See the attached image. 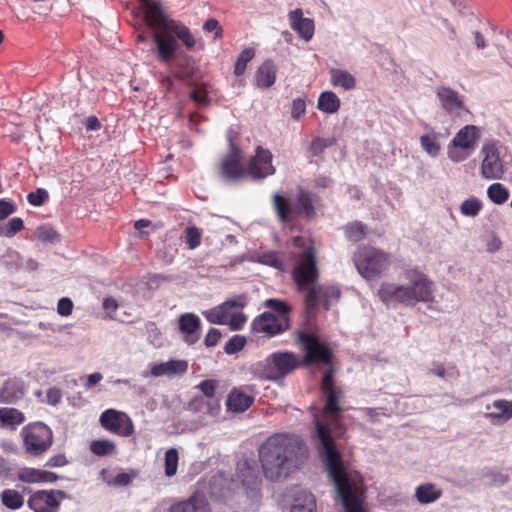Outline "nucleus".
Here are the masks:
<instances>
[{"instance_id": "f257e3e1", "label": "nucleus", "mask_w": 512, "mask_h": 512, "mask_svg": "<svg viewBox=\"0 0 512 512\" xmlns=\"http://www.w3.org/2000/svg\"><path fill=\"white\" fill-rule=\"evenodd\" d=\"M292 243L300 249V252L294 255L295 264L291 271V277L297 291L305 293L306 313L314 314L320 305L325 310H329L331 305L340 299L341 291L336 285L317 283L320 278L318 268L320 244L314 238L303 236L294 237Z\"/></svg>"}, {"instance_id": "f03ea898", "label": "nucleus", "mask_w": 512, "mask_h": 512, "mask_svg": "<svg viewBox=\"0 0 512 512\" xmlns=\"http://www.w3.org/2000/svg\"><path fill=\"white\" fill-rule=\"evenodd\" d=\"M144 20L155 30L152 39L155 43L157 60L171 64L179 49L178 40L188 49L196 46V39L190 29L182 22L168 18L159 2L144 0Z\"/></svg>"}, {"instance_id": "7ed1b4c3", "label": "nucleus", "mask_w": 512, "mask_h": 512, "mask_svg": "<svg viewBox=\"0 0 512 512\" xmlns=\"http://www.w3.org/2000/svg\"><path fill=\"white\" fill-rule=\"evenodd\" d=\"M301 441L289 434H274L259 448V459L264 475L275 481L289 475L296 465L297 452Z\"/></svg>"}, {"instance_id": "20e7f679", "label": "nucleus", "mask_w": 512, "mask_h": 512, "mask_svg": "<svg viewBox=\"0 0 512 512\" xmlns=\"http://www.w3.org/2000/svg\"><path fill=\"white\" fill-rule=\"evenodd\" d=\"M407 285H397L383 282L378 289L379 299L386 305L392 302L415 305L418 302H429L433 299V282L418 268H408L404 271Z\"/></svg>"}, {"instance_id": "39448f33", "label": "nucleus", "mask_w": 512, "mask_h": 512, "mask_svg": "<svg viewBox=\"0 0 512 512\" xmlns=\"http://www.w3.org/2000/svg\"><path fill=\"white\" fill-rule=\"evenodd\" d=\"M319 198L316 194L304 188L297 190L294 203L280 194L274 193L272 196V205L281 223H290L295 218L314 219L317 215L316 204Z\"/></svg>"}, {"instance_id": "423d86ee", "label": "nucleus", "mask_w": 512, "mask_h": 512, "mask_svg": "<svg viewBox=\"0 0 512 512\" xmlns=\"http://www.w3.org/2000/svg\"><path fill=\"white\" fill-rule=\"evenodd\" d=\"M302 366L301 358L290 351H277L252 366V373L260 380L277 382L283 380Z\"/></svg>"}, {"instance_id": "0eeeda50", "label": "nucleus", "mask_w": 512, "mask_h": 512, "mask_svg": "<svg viewBox=\"0 0 512 512\" xmlns=\"http://www.w3.org/2000/svg\"><path fill=\"white\" fill-rule=\"evenodd\" d=\"M353 262L358 273L366 280L380 278L391 265V256L373 246H359L353 254Z\"/></svg>"}, {"instance_id": "6e6552de", "label": "nucleus", "mask_w": 512, "mask_h": 512, "mask_svg": "<svg viewBox=\"0 0 512 512\" xmlns=\"http://www.w3.org/2000/svg\"><path fill=\"white\" fill-rule=\"evenodd\" d=\"M345 512H367L362 506V480L348 471H327Z\"/></svg>"}, {"instance_id": "1a4fd4ad", "label": "nucleus", "mask_w": 512, "mask_h": 512, "mask_svg": "<svg viewBox=\"0 0 512 512\" xmlns=\"http://www.w3.org/2000/svg\"><path fill=\"white\" fill-rule=\"evenodd\" d=\"M20 437L25 455L31 458L43 457L54 442L52 429L43 422L25 425L20 431Z\"/></svg>"}, {"instance_id": "9d476101", "label": "nucleus", "mask_w": 512, "mask_h": 512, "mask_svg": "<svg viewBox=\"0 0 512 512\" xmlns=\"http://www.w3.org/2000/svg\"><path fill=\"white\" fill-rule=\"evenodd\" d=\"M298 341L302 344L304 351V357L301 358L302 365L314 363L332 365L333 352L329 345L322 342L317 335L300 331Z\"/></svg>"}, {"instance_id": "9b49d317", "label": "nucleus", "mask_w": 512, "mask_h": 512, "mask_svg": "<svg viewBox=\"0 0 512 512\" xmlns=\"http://www.w3.org/2000/svg\"><path fill=\"white\" fill-rule=\"evenodd\" d=\"M481 137L479 127L466 125L461 128L448 146V157L453 162H461L477 147Z\"/></svg>"}, {"instance_id": "f8f14e48", "label": "nucleus", "mask_w": 512, "mask_h": 512, "mask_svg": "<svg viewBox=\"0 0 512 512\" xmlns=\"http://www.w3.org/2000/svg\"><path fill=\"white\" fill-rule=\"evenodd\" d=\"M229 152L222 158L219 172L228 181H239L249 176L248 166L245 167L242 161V151L234 142L232 132L227 134Z\"/></svg>"}, {"instance_id": "ddd939ff", "label": "nucleus", "mask_w": 512, "mask_h": 512, "mask_svg": "<svg viewBox=\"0 0 512 512\" xmlns=\"http://www.w3.org/2000/svg\"><path fill=\"white\" fill-rule=\"evenodd\" d=\"M334 368L331 366L323 375L320 390L324 399L323 416L333 423H336L342 412L340 397L342 391L335 385Z\"/></svg>"}, {"instance_id": "4468645a", "label": "nucleus", "mask_w": 512, "mask_h": 512, "mask_svg": "<svg viewBox=\"0 0 512 512\" xmlns=\"http://www.w3.org/2000/svg\"><path fill=\"white\" fill-rule=\"evenodd\" d=\"M99 422L103 429L120 437H130L135 432L134 423L130 416L115 409L103 411Z\"/></svg>"}, {"instance_id": "2eb2a0df", "label": "nucleus", "mask_w": 512, "mask_h": 512, "mask_svg": "<svg viewBox=\"0 0 512 512\" xmlns=\"http://www.w3.org/2000/svg\"><path fill=\"white\" fill-rule=\"evenodd\" d=\"M65 497L62 490H37L30 495L27 505L34 512H58Z\"/></svg>"}, {"instance_id": "dca6fc26", "label": "nucleus", "mask_w": 512, "mask_h": 512, "mask_svg": "<svg viewBox=\"0 0 512 512\" xmlns=\"http://www.w3.org/2000/svg\"><path fill=\"white\" fill-rule=\"evenodd\" d=\"M290 328V319L277 318L272 312H263L251 323V332L271 338Z\"/></svg>"}, {"instance_id": "f3484780", "label": "nucleus", "mask_w": 512, "mask_h": 512, "mask_svg": "<svg viewBox=\"0 0 512 512\" xmlns=\"http://www.w3.org/2000/svg\"><path fill=\"white\" fill-rule=\"evenodd\" d=\"M481 153L483 155L482 177L485 179H501L504 174V167L496 143L493 141L485 142Z\"/></svg>"}, {"instance_id": "a211bd4d", "label": "nucleus", "mask_w": 512, "mask_h": 512, "mask_svg": "<svg viewBox=\"0 0 512 512\" xmlns=\"http://www.w3.org/2000/svg\"><path fill=\"white\" fill-rule=\"evenodd\" d=\"M442 108L453 119L461 118L470 111L465 105L464 97L458 91L448 86H439L435 90Z\"/></svg>"}, {"instance_id": "6ab92c4d", "label": "nucleus", "mask_w": 512, "mask_h": 512, "mask_svg": "<svg viewBox=\"0 0 512 512\" xmlns=\"http://www.w3.org/2000/svg\"><path fill=\"white\" fill-rule=\"evenodd\" d=\"M249 176L257 179H263L275 173V167L272 165V154L268 149L257 146L255 155L248 164Z\"/></svg>"}, {"instance_id": "aec40b11", "label": "nucleus", "mask_w": 512, "mask_h": 512, "mask_svg": "<svg viewBox=\"0 0 512 512\" xmlns=\"http://www.w3.org/2000/svg\"><path fill=\"white\" fill-rule=\"evenodd\" d=\"M177 323L182 340L188 345L196 344L202 329L200 318L194 313L187 312L179 316Z\"/></svg>"}, {"instance_id": "412c9836", "label": "nucleus", "mask_w": 512, "mask_h": 512, "mask_svg": "<svg viewBox=\"0 0 512 512\" xmlns=\"http://www.w3.org/2000/svg\"><path fill=\"white\" fill-rule=\"evenodd\" d=\"M18 481L27 484L54 483L58 480V475L54 472L37 469L33 467H21L16 472Z\"/></svg>"}, {"instance_id": "4be33fe9", "label": "nucleus", "mask_w": 512, "mask_h": 512, "mask_svg": "<svg viewBox=\"0 0 512 512\" xmlns=\"http://www.w3.org/2000/svg\"><path fill=\"white\" fill-rule=\"evenodd\" d=\"M243 306L244 303L241 301L227 300L212 309L204 311L203 315L208 322L223 325L226 324L229 319L230 310L233 308H242Z\"/></svg>"}, {"instance_id": "5701e85b", "label": "nucleus", "mask_w": 512, "mask_h": 512, "mask_svg": "<svg viewBox=\"0 0 512 512\" xmlns=\"http://www.w3.org/2000/svg\"><path fill=\"white\" fill-rule=\"evenodd\" d=\"M290 27L306 41L314 35V22L310 18L303 17L302 9L297 8L289 13Z\"/></svg>"}, {"instance_id": "b1692460", "label": "nucleus", "mask_w": 512, "mask_h": 512, "mask_svg": "<svg viewBox=\"0 0 512 512\" xmlns=\"http://www.w3.org/2000/svg\"><path fill=\"white\" fill-rule=\"evenodd\" d=\"M169 512H211V510L203 495L194 494L188 500L172 505Z\"/></svg>"}, {"instance_id": "393cba45", "label": "nucleus", "mask_w": 512, "mask_h": 512, "mask_svg": "<svg viewBox=\"0 0 512 512\" xmlns=\"http://www.w3.org/2000/svg\"><path fill=\"white\" fill-rule=\"evenodd\" d=\"M188 370V363L185 360H169L167 362L153 364L150 369V374L153 377H160L164 375L184 374Z\"/></svg>"}, {"instance_id": "a878e982", "label": "nucleus", "mask_w": 512, "mask_h": 512, "mask_svg": "<svg viewBox=\"0 0 512 512\" xmlns=\"http://www.w3.org/2000/svg\"><path fill=\"white\" fill-rule=\"evenodd\" d=\"M491 406L498 411L488 412L485 416L493 424H503L512 418V401L499 399L493 401Z\"/></svg>"}, {"instance_id": "bb28decb", "label": "nucleus", "mask_w": 512, "mask_h": 512, "mask_svg": "<svg viewBox=\"0 0 512 512\" xmlns=\"http://www.w3.org/2000/svg\"><path fill=\"white\" fill-rule=\"evenodd\" d=\"M256 85L259 88H269L276 80V66L270 60L259 66L255 75Z\"/></svg>"}, {"instance_id": "cd10ccee", "label": "nucleus", "mask_w": 512, "mask_h": 512, "mask_svg": "<svg viewBox=\"0 0 512 512\" xmlns=\"http://www.w3.org/2000/svg\"><path fill=\"white\" fill-rule=\"evenodd\" d=\"M254 398L244 392L234 389L228 396L227 407L233 412H244L253 404Z\"/></svg>"}, {"instance_id": "c85d7f7f", "label": "nucleus", "mask_w": 512, "mask_h": 512, "mask_svg": "<svg viewBox=\"0 0 512 512\" xmlns=\"http://www.w3.org/2000/svg\"><path fill=\"white\" fill-rule=\"evenodd\" d=\"M330 82L334 87H341L344 90H352L356 87V79L347 70L331 68L329 71Z\"/></svg>"}, {"instance_id": "c756f323", "label": "nucleus", "mask_w": 512, "mask_h": 512, "mask_svg": "<svg viewBox=\"0 0 512 512\" xmlns=\"http://www.w3.org/2000/svg\"><path fill=\"white\" fill-rule=\"evenodd\" d=\"M416 499L421 504H429L437 501L442 496V490L433 483L421 484L415 491Z\"/></svg>"}, {"instance_id": "7c9ffc66", "label": "nucleus", "mask_w": 512, "mask_h": 512, "mask_svg": "<svg viewBox=\"0 0 512 512\" xmlns=\"http://www.w3.org/2000/svg\"><path fill=\"white\" fill-rule=\"evenodd\" d=\"M291 512H316L314 495L307 491H301L294 500Z\"/></svg>"}, {"instance_id": "2f4dec72", "label": "nucleus", "mask_w": 512, "mask_h": 512, "mask_svg": "<svg viewBox=\"0 0 512 512\" xmlns=\"http://www.w3.org/2000/svg\"><path fill=\"white\" fill-rule=\"evenodd\" d=\"M317 107L325 113H336L340 108V99L334 92H322L318 98Z\"/></svg>"}, {"instance_id": "473e14b6", "label": "nucleus", "mask_w": 512, "mask_h": 512, "mask_svg": "<svg viewBox=\"0 0 512 512\" xmlns=\"http://www.w3.org/2000/svg\"><path fill=\"white\" fill-rule=\"evenodd\" d=\"M2 504L11 510L20 509L24 505L23 495L15 489H5L0 494Z\"/></svg>"}, {"instance_id": "72a5a7b5", "label": "nucleus", "mask_w": 512, "mask_h": 512, "mask_svg": "<svg viewBox=\"0 0 512 512\" xmlns=\"http://www.w3.org/2000/svg\"><path fill=\"white\" fill-rule=\"evenodd\" d=\"M24 420V414L16 408L4 407L0 409V422L3 426L20 425Z\"/></svg>"}, {"instance_id": "f704fd0d", "label": "nucleus", "mask_w": 512, "mask_h": 512, "mask_svg": "<svg viewBox=\"0 0 512 512\" xmlns=\"http://www.w3.org/2000/svg\"><path fill=\"white\" fill-rule=\"evenodd\" d=\"M90 451L96 456H109L116 453V444L109 439L94 440L90 443Z\"/></svg>"}, {"instance_id": "c9c22d12", "label": "nucleus", "mask_w": 512, "mask_h": 512, "mask_svg": "<svg viewBox=\"0 0 512 512\" xmlns=\"http://www.w3.org/2000/svg\"><path fill=\"white\" fill-rule=\"evenodd\" d=\"M488 198L495 204L501 205L509 198L508 189L501 183H493L487 189Z\"/></svg>"}, {"instance_id": "e433bc0d", "label": "nucleus", "mask_w": 512, "mask_h": 512, "mask_svg": "<svg viewBox=\"0 0 512 512\" xmlns=\"http://www.w3.org/2000/svg\"><path fill=\"white\" fill-rule=\"evenodd\" d=\"M179 454L177 449L170 448L165 452L164 472L167 477H172L177 472Z\"/></svg>"}, {"instance_id": "4c0bfd02", "label": "nucleus", "mask_w": 512, "mask_h": 512, "mask_svg": "<svg viewBox=\"0 0 512 512\" xmlns=\"http://www.w3.org/2000/svg\"><path fill=\"white\" fill-rule=\"evenodd\" d=\"M264 305L266 308L276 312L278 314L277 318L289 319L291 307L285 301L271 298L267 299Z\"/></svg>"}, {"instance_id": "58836bf2", "label": "nucleus", "mask_w": 512, "mask_h": 512, "mask_svg": "<svg viewBox=\"0 0 512 512\" xmlns=\"http://www.w3.org/2000/svg\"><path fill=\"white\" fill-rule=\"evenodd\" d=\"M420 144L424 151L430 156L436 157L440 152V144L437 141V134H425L420 137Z\"/></svg>"}, {"instance_id": "ea45409f", "label": "nucleus", "mask_w": 512, "mask_h": 512, "mask_svg": "<svg viewBox=\"0 0 512 512\" xmlns=\"http://www.w3.org/2000/svg\"><path fill=\"white\" fill-rule=\"evenodd\" d=\"M254 56L255 50L253 48H245L235 62L234 74L236 76H242L246 70L247 64L254 58Z\"/></svg>"}, {"instance_id": "a19ab883", "label": "nucleus", "mask_w": 512, "mask_h": 512, "mask_svg": "<svg viewBox=\"0 0 512 512\" xmlns=\"http://www.w3.org/2000/svg\"><path fill=\"white\" fill-rule=\"evenodd\" d=\"M483 207L482 202L476 197H470L464 200L460 206V212L467 217H475Z\"/></svg>"}, {"instance_id": "79ce46f5", "label": "nucleus", "mask_w": 512, "mask_h": 512, "mask_svg": "<svg viewBox=\"0 0 512 512\" xmlns=\"http://www.w3.org/2000/svg\"><path fill=\"white\" fill-rule=\"evenodd\" d=\"M345 234L348 240L359 242L365 238L366 227L361 222H353L345 226Z\"/></svg>"}, {"instance_id": "37998d69", "label": "nucleus", "mask_w": 512, "mask_h": 512, "mask_svg": "<svg viewBox=\"0 0 512 512\" xmlns=\"http://www.w3.org/2000/svg\"><path fill=\"white\" fill-rule=\"evenodd\" d=\"M24 228V222L19 217H14L6 224L0 225V236L11 238Z\"/></svg>"}, {"instance_id": "c03bdc74", "label": "nucleus", "mask_w": 512, "mask_h": 512, "mask_svg": "<svg viewBox=\"0 0 512 512\" xmlns=\"http://www.w3.org/2000/svg\"><path fill=\"white\" fill-rule=\"evenodd\" d=\"M185 242L190 249H196L201 244L202 232L195 226H189L185 229Z\"/></svg>"}, {"instance_id": "a18cd8bd", "label": "nucleus", "mask_w": 512, "mask_h": 512, "mask_svg": "<svg viewBox=\"0 0 512 512\" xmlns=\"http://www.w3.org/2000/svg\"><path fill=\"white\" fill-rule=\"evenodd\" d=\"M37 239L44 243H54L59 240V234L49 226H40L36 229Z\"/></svg>"}, {"instance_id": "49530a36", "label": "nucleus", "mask_w": 512, "mask_h": 512, "mask_svg": "<svg viewBox=\"0 0 512 512\" xmlns=\"http://www.w3.org/2000/svg\"><path fill=\"white\" fill-rule=\"evenodd\" d=\"M333 144L332 140L316 137L311 141L308 148L309 156L315 157L321 155L324 150Z\"/></svg>"}, {"instance_id": "de8ad7c7", "label": "nucleus", "mask_w": 512, "mask_h": 512, "mask_svg": "<svg viewBox=\"0 0 512 512\" xmlns=\"http://www.w3.org/2000/svg\"><path fill=\"white\" fill-rule=\"evenodd\" d=\"M246 338L242 335H234L224 346V351L231 355L241 351L246 345Z\"/></svg>"}, {"instance_id": "09e8293b", "label": "nucleus", "mask_w": 512, "mask_h": 512, "mask_svg": "<svg viewBox=\"0 0 512 512\" xmlns=\"http://www.w3.org/2000/svg\"><path fill=\"white\" fill-rule=\"evenodd\" d=\"M245 469H241L242 484L244 486L250 487L254 486L258 482V476L256 469L248 466L246 463L244 464Z\"/></svg>"}, {"instance_id": "8fccbe9b", "label": "nucleus", "mask_w": 512, "mask_h": 512, "mask_svg": "<svg viewBox=\"0 0 512 512\" xmlns=\"http://www.w3.org/2000/svg\"><path fill=\"white\" fill-rule=\"evenodd\" d=\"M49 198L48 192L43 188H38L27 195V201L33 206L43 205Z\"/></svg>"}, {"instance_id": "3c124183", "label": "nucleus", "mask_w": 512, "mask_h": 512, "mask_svg": "<svg viewBox=\"0 0 512 512\" xmlns=\"http://www.w3.org/2000/svg\"><path fill=\"white\" fill-rule=\"evenodd\" d=\"M190 97L199 106H207L210 103L208 93L203 86L195 88Z\"/></svg>"}, {"instance_id": "603ef678", "label": "nucleus", "mask_w": 512, "mask_h": 512, "mask_svg": "<svg viewBox=\"0 0 512 512\" xmlns=\"http://www.w3.org/2000/svg\"><path fill=\"white\" fill-rule=\"evenodd\" d=\"M203 30L207 33H214V39H221L223 36V29L219 21L215 18L208 19L204 25Z\"/></svg>"}, {"instance_id": "864d4df0", "label": "nucleus", "mask_w": 512, "mask_h": 512, "mask_svg": "<svg viewBox=\"0 0 512 512\" xmlns=\"http://www.w3.org/2000/svg\"><path fill=\"white\" fill-rule=\"evenodd\" d=\"M73 301L68 297H63L58 300L57 303V313L60 316L68 317L73 312Z\"/></svg>"}, {"instance_id": "5fc2aeb1", "label": "nucleus", "mask_w": 512, "mask_h": 512, "mask_svg": "<svg viewBox=\"0 0 512 512\" xmlns=\"http://www.w3.org/2000/svg\"><path fill=\"white\" fill-rule=\"evenodd\" d=\"M229 318L230 319H229V321H227V323H228L230 329L233 331L242 329V327L244 326V324L247 321V317L242 312H238V313L230 312Z\"/></svg>"}, {"instance_id": "6e6d98bb", "label": "nucleus", "mask_w": 512, "mask_h": 512, "mask_svg": "<svg viewBox=\"0 0 512 512\" xmlns=\"http://www.w3.org/2000/svg\"><path fill=\"white\" fill-rule=\"evenodd\" d=\"M103 310L105 315L109 319H114L115 313L118 309V303L113 297H106L102 303Z\"/></svg>"}, {"instance_id": "4d7b16f0", "label": "nucleus", "mask_w": 512, "mask_h": 512, "mask_svg": "<svg viewBox=\"0 0 512 512\" xmlns=\"http://www.w3.org/2000/svg\"><path fill=\"white\" fill-rule=\"evenodd\" d=\"M16 211V206L13 202L6 199H0V221L6 219Z\"/></svg>"}, {"instance_id": "13d9d810", "label": "nucleus", "mask_w": 512, "mask_h": 512, "mask_svg": "<svg viewBox=\"0 0 512 512\" xmlns=\"http://www.w3.org/2000/svg\"><path fill=\"white\" fill-rule=\"evenodd\" d=\"M217 383L215 380H203L199 383L198 388L208 398L215 395Z\"/></svg>"}, {"instance_id": "bf43d9fd", "label": "nucleus", "mask_w": 512, "mask_h": 512, "mask_svg": "<svg viewBox=\"0 0 512 512\" xmlns=\"http://www.w3.org/2000/svg\"><path fill=\"white\" fill-rule=\"evenodd\" d=\"M306 111V103L303 99L297 98L292 102L291 115L295 119H299Z\"/></svg>"}, {"instance_id": "052dcab7", "label": "nucleus", "mask_w": 512, "mask_h": 512, "mask_svg": "<svg viewBox=\"0 0 512 512\" xmlns=\"http://www.w3.org/2000/svg\"><path fill=\"white\" fill-rule=\"evenodd\" d=\"M220 338H221L220 330H218L216 328H211L205 336L204 344L207 347H214L217 345Z\"/></svg>"}, {"instance_id": "680f3d73", "label": "nucleus", "mask_w": 512, "mask_h": 512, "mask_svg": "<svg viewBox=\"0 0 512 512\" xmlns=\"http://www.w3.org/2000/svg\"><path fill=\"white\" fill-rule=\"evenodd\" d=\"M68 463L65 455L58 454L53 457H51L47 462L46 466L48 467H62Z\"/></svg>"}, {"instance_id": "e2e57ef3", "label": "nucleus", "mask_w": 512, "mask_h": 512, "mask_svg": "<svg viewBox=\"0 0 512 512\" xmlns=\"http://www.w3.org/2000/svg\"><path fill=\"white\" fill-rule=\"evenodd\" d=\"M103 379V375L100 372L90 374L84 383L86 389H91L96 386Z\"/></svg>"}, {"instance_id": "0e129e2a", "label": "nucleus", "mask_w": 512, "mask_h": 512, "mask_svg": "<svg viewBox=\"0 0 512 512\" xmlns=\"http://www.w3.org/2000/svg\"><path fill=\"white\" fill-rule=\"evenodd\" d=\"M61 397V391L58 388H50L47 391V400L52 405L58 404L61 400Z\"/></svg>"}, {"instance_id": "69168bd1", "label": "nucleus", "mask_w": 512, "mask_h": 512, "mask_svg": "<svg viewBox=\"0 0 512 512\" xmlns=\"http://www.w3.org/2000/svg\"><path fill=\"white\" fill-rule=\"evenodd\" d=\"M85 127L88 131H95L101 128V123L96 116H89L86 119Z\"/></svg>"}, {"instance_id": "338daca9", "label": "nucleus", "mask_w": 512, "mask_h": 512, "mask_svg": "<svg viewBox=\"0 0 512 512\" xmlns=\"http://www.w3.org/2000/svg\"><path fill=\"white\" fill-rule=\"evenodd\" d=\"M502 247V242L500 238L496 235H493L492 238L487 243V250L491 253L500 250Z\"/></svg>"}, {"instance_id": "774afa93", "label": "nucleus", "mask_w": 512, "mask_h": 512, "mask_svg": "<svg viewBox=\"0 0 512 512\" xmlns=\"http://www.w3.org/2000/svg\"><path fill=\"white\" fill-rule=\"evenodd\" d=\"M131 482V476L127 473H119L114 478L113 483L118 486H126Z\"/></svg>"}]
</instances>
